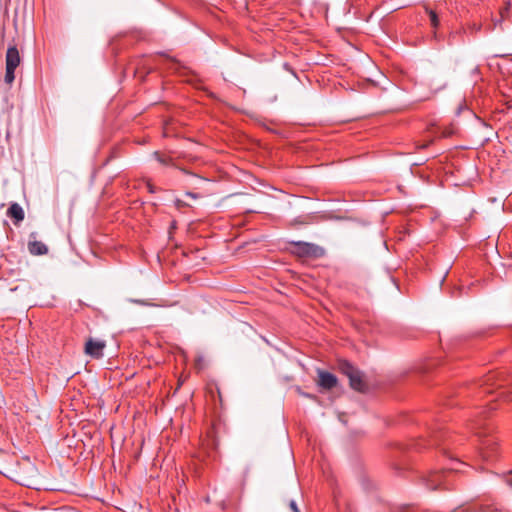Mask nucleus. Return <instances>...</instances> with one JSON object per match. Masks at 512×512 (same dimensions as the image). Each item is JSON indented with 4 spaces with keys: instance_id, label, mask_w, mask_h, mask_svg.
I'll return each instance as SVG.
<instances>
[{
    "instance_id": "f257e3e1",
    "label": "nucleus",
    "mask_w": 512,
    "mask_h": 512,
    "mask_svg": "<svg viewBox=\"0 0 512 512\" xmlns=\"http://www.w3.org/2000/svg\"><path fill=\"white\" fill-rule=\"evenodd\" d=\"M0 472L22 486L31 487L36 475V468L27 458L22 462L16 461L15 465L4 466Z\"/></svg>"
},
{
    "instance_id": "9d476101",
    "label": "nucleus",
    "mask_w": 512,
    "mask_h": 512,
    "mask_svg": "<svg viewBox=\"0 0 512 512\" xmlns=\"http://www.w3.org/2000/svg\"><path fill=\"white\" fill-rule=\"evenodd\" d=\"M28 250L32 255H44L48 252V247L40 241H29Z\"/></svg>"
},
{
    "instance_id": "6e6552de",
    "label": "nucleus",
    "mask_w": 512,
    "mask_h": 512,
    "mask_svg": "<svg viewBox=\"0 0 512 512\" xmlns=\"http://www.w3.org/2000/svg\"><path fill=\"white\" fill-rule=\"evenodd\" d=\"M318 384L323 389H332L337 385V378L334 374L326 371H319V381Z\"/></svg>"
},
{
    "instance_id": "20e7f679",
    "label": "nucleus",
    "mask_w": 512,
    "mask_h": 512,
    "mask_svg": "<svg viewBox=\"0 0 512 512\" xmlns=\"http://www.w3.org/2000/svg\"><path fill=\"white\" fill-rule=\"evenodd\" d=\"M292 252L299 257L319 258L324 255V249L308 242H294Z\"/></svg>"
},
{
    "instance_id": "a878e982",
    "label": "nucleus",
    "mask_w": 512,
    "mask_h": 512,
    "mask_svg": "<svg viewBox=\"0 0 512 512\" xmlns=\"http://www.w3.org/2000/svg\"><path fill=\"white\" fill-rule=\"evenodd\" d=\"M496 407L495 406H490V410H495Z\"/></svg>"
},
{
    "instance_id": "4be33fe9",
    "label": "nucleus",
    "mask_w": 512,
    "mask_h": 512,
    "mask_svg": "<svg viewBox=\"0 0 512 512\" xmlns=\"http://www.w3.org/2000/svg\"><path fill=\"white\" fill-rule=\"evenodd\" d=\"M147 188L150 193L156 192V188L151 183H147Z\"/></svg>"
},
{
    "instance_id": "0eeeda50",
    "label": "nucleus",
    "mask_w": 512,
    "mask_h": 512,
    "mask_svg": "<svg viewBox=\"0 0 512 512\" xmlns=\"http://www.w3.org/2000/svg\"><path fill=\"white\" fill-rule=\"evenodd\" d=\"M106 344L104 341L90 338L85 344V353L92 358L99 359L103 356V350Z\"/></svg>"
},
{
    "instance_id": "412c9836",
    "label": "nucleus",
    "mask_w": 512,
    "mask_h": 512,
    "mask_svg": "<svg viewBox=\"0 0 512 512\" xmlns=\"http://www.w3.org/2000/svg\"><path fill=\"white\" fill-rule=\"evenodd\" d=\"M155 156L157 158V160L163 164H166L167 163V160L165 158H163L159 153H155Z\"/></svg>"
},
{
    "instance_id": "aec40b11",
    "label": "nucleus",
    "mask_w": 512,
    "mask_h": 512,
    "mask_svg": "<svg viewBox=\"0 0 512 512\" xmlns=\"http://www.w3.org/2000/svg\"><path fill=\"white\" fill-rule=\"evenodd\" d=\"M175 205L177 208H182V207L186 206L187 204L183 200L176 199Z\"/></svg>"
},
{
    "instance_id": "1a4fd4ad",
    "label": "nucleus",
    "mask_w": 512,
    "mask_h": 512,
    "mask_svg": "<svg viewBox=\"0 0 512 512\" xmlns=\"http://www.w3.org/2000/svg\"><path fill=\"white\" fill-rule=\"evenodd\" d=\"M20 64V55L16 46H9L6 52V66L17 68Z\"/></svg>"
},
{
    "instance_id": "dca6fc26",
    "label": "nucleus",
    "mask_w": 512,
    "mask_h": 512,
    "mask_svg": "<svg viewBox=\"0 0 512 512\" xmlns=\"http://www.w3.org/2000/svg\"><path fill=\"white\" fill-rule=\"evenodd\" d=\"M166 59H167V61L169 63V67H168L169 69H175V70L178 69L179 62L176 59H174L172 57H167Z\"/></svg>"
},
{
    "instance_id": "ddd939ff",
    "label": "nucleus",
    "mask_w": 512,
    "mask_h": 512,
    "mask_svg": "<svg viewBox=\"0 0 512 512\" xmlns=\"http://www.w3.org/2000/svg\"><path fill=\"white\" fill-rule=\"evenodd\" d=\"M426 12L430 17V22L433 28H437L439 26V18L436 12L428 7L425 8Z\"/></svg>"
},
{
    "instance_id": "f3484780",
    "label": "nucleus",
    "mask_w": 512,
    "mask_h": 512,
    "mask_svg": "<svg viewBox=\"0 0 512 512\" xmlns=\"http://www.w3.org/2000/svg\"><path fill=\"white\" fill-rule=\"evenodd\" d=\"M486 512H510L509 509L507 508H504V507H491V508H488V510Z\"/></svg>"
},
{
    "instance_id": "5701e85b",
    "label": "nucleus",
    "mask_w": 512,
    "mask_h": 512,
    "mask_svg": "<svg viewBox=\"0 0 512 512\" xmlns=\"http://www.w3.org/2000/svg\"><path fill=\"white\" fill-rule=\"evenodd\" d=\"M186 195L193 199H197L199 197L198 194L192 192H187Z\"/></svg>"
},
{
    "instance_id": "6ab92c4d",
    "label": "nucleus",
    "mask_w": 512,
    "mask_h": 512,
    "mask_svg": "<svg viewBox=\"0 0 512 512\" xmlns=\"http://www.w3.org/2000/svg\"><path fill=\"white\" fill-rule=\"evenodd\" d=\"M289 507H290L291 512H300V510L294 500L290 501Z\"/></svg>"
},
{
    "instance_id": "39448f33",
    "label": "nucleus",
    "mask_w": 512,
    "mask_h": 512,
    "mask_svg": "<svg viewBox=\"0 0 512 512\" xmlns=\"http://www.w3.org/2000/svg\"><path fill=\"white\" fill-rule=\"evenodd\" d=\"M451 470H457L455 467L449 468V471H433L424 478L426 487L430 490H437L452 476Z\"/></svg>"
},
{
    "instance_id": "a211bd4d",
    "label": "nucleus",
    "mask_w": 512,
    "mask_h": 512,
    "mask_svg": "<svg viewBox=\"0 0 512 512\" xmlns=\"http://www.w3.org/2000/svg\"><path fill=\"white\" fill-rule=\"evenodd\" d=\"M441 435H442V433H441V432H435V433H433V434L431 435V438H432V440H431V441L433 442V445L438 444V441H439V438H440V436H441Z\"/></svg>"
},
{
    "instance_id": "2eb2a0df",
    "label": "nucleus",
    "mask_w": 512,
    "mask_h": 512,
    "mask_svg": "<svg viewBox=\"0 0 512 512\" xmlns=\"http://www.w3.org/2000/svg\"><path fill=\"white\" fill-rule=\"evenodd\" d=\"M509 13L510 4L507 3L506 6L500 10V19L494 25L496 26L498 23H501L503 20L507 19L509 17Z\"/></svg>"
},
{
    "instance_id": "393cba45",
    "label": "nucleus",
    "mask_w": 512,
    "mask_h": 512,
    "mask_svg": "<svg viewBox=\"0 0 512 512\" xmlns=\"http://www.w3.org/2000/svg\"><path fill=\"white\" fill-rule=\"evenodd\" d=\"M427 146H428V143L423 144V145L421 146V148H425V147H427Z\"/></svg>"
},
{
    "instance_id": "b1692460",
    "label": "nucleus",
    "mask_w": 512,
    "mask_h": 512,
    "mask_svg": "<svg viewBox=\"0 0 512 512\" xmlns=\"http://www.w3.org/2000/svg\"><path fill=\"white\" fill-rule=\"evenodd\" d=\"M451 134H452L451 131H444L441 136L446 138V137H449Z\"/></svg>"
},
{
    "instance_id": "423d86ee",
    "label": "nucleus",
    "mask_w": 512,
    "mask_h": 512,
    "mask_svg": "<svg viewBox=\"0 0 512 512\" xmlns=\"http://www.w3.org/2000/svg\"><path fill=\"white\" fill-rule=\"evenodd\" d=\"M480 454L483 459L491 460L497 453V443L493 437H487L480 442Z\"/></svg>"
},
{
    "instance_id": "f03ea898",
    "label": "nucleus",
    "mask_w": 512,
    "mask_h": 512,
    "mask_svg": "<svg viewBox=\"0 0 512 512\" xmlns=\"http://www.w3.org/2000/svg\"><path fill=\"white\" fill-rule=\"evenodd\" d=\"M478 388L485 393H492L494 388L501 389L498 395L508 399L512 393V379L500 373H489L479 380Z\"/></svg>"
},
{
    "instance_id": "9b49d317",
    "label": "nucleus",
    "mask_w": 512,
    "mask_h": 512,
    "mask_svg": "<svg viewBox=\"0 0 512 512\" xmlns=\"http://www.w3.org/2000/svg\"><path fill=\"white\" fill-rule=\"evenodd\" d=\"M7 215L15 219L16 222L22 221L25 216L22 207L17 203H13L10 205V207L7 210Z\"/></svg>"
},
{
    "instance_id": "7ed1b4c3",
    "label": "nucleus",
    "mask_w": 512,
    "mask_h": 512,
    "mask_svg": "<svg viewBox=\"0 0 512 512\" xmlns=\"http://www.w3.org/2000/svg\"><path fill=\"white\" fill-rule=\"evenodd\" d=\"M338 368L341 373L349 378V384L352 389L359 392H363L366 389V383L363 380L362 373L350 362L340 360L338 362Z\"/></svg>"
},
{
    "instance_id": "4468645a",
    "label": "nucleus",
    "mask_w": 512,
    "mask_h": 512,
    "mask_svg": "<svg viewBox=\"0 0 512 512\" xmlns=\"http://www.w3.org/2000/svg\"><path fill=\"white\" fill-rule=\"evenodd\" d=\"M482 422H481V419H475L473 420V422L471 423V429H473L475 431V434L478 435L479 437L482 436Z\"/></svg>"
},
{
    "instance_id": "f8f14e48",
    "label": "nucleus",
    "mask_w": 512,
    "mask_h": 512,
    "mask_svg": "<svg viewBox=\"0 0 512 512\" xmlns=\"http://www.w3.org/2000/svg\"><path fill=\"white\" fill-rule=\"evenodd\" d=\"M15 79V68L7 67L5 71L4 81L6 84L11 85Z\"/></svg>"
}]
</instances>
